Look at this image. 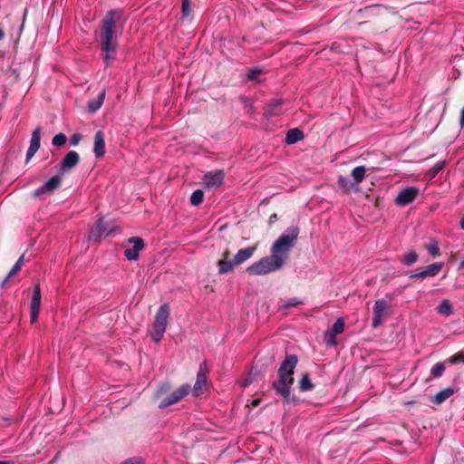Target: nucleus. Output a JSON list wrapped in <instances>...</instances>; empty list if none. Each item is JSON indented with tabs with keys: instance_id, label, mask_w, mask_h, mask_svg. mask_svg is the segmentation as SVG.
I'll return each mask as SVG.
<instances>
[{
	"instance_id": "f257e3e1",
	"label": "nucleus",
	"mask_w": 464,
	"mask_h": 464,
	"mask_svg": "<svg viewBox=\"0 0 464 464\" xmlns=\"http://www.w3.org/2000/svg\"><path fill=\"white\" fill-rule=\"evenodd\" d=\"M298 234L297 227H288L274 242L271 255L249 266L246 269L247 273L252 276H264L279 270L289 258V253L296 242Z\"/></svg>"
},
{
	"instance_id": "f03ea898",
	"label": "nucleus",
	"mask_w": 464,
	"mask_h": 464,
	"mask_svg": "<svg viewBox=\"0 0 464 464\" xmlns=\"http://www.w3.org/2000/svg\"><path fill=\"white\" fill-rule=\"evenodd\" d=\"M121 17L120 11L111 10L102 20L100 44L106 65L111 64L116 57L118 48L116 24Z\"/></svg>"
},
{
	"instance_id": "7ed1b4c3",
	"label": "nucleus",
	"mask_w": 464,
	"mask_h": 464,
	"mask_svg": "<svg viewBox=\"0 0 464 464\" xmlns=\"http://www.w3.org/2000/svg\"><path fill=\"white\" fill-rule=\"evenodd\" d=\"M298 359L295 354L287 355L278 369V380L274 382L273 388L289 401L291 386L294 383V372Z\"/></svg>"
},
{
	"instance_id": "20e7f679",
	"label": "nucleus",
	"mask_w": 464,
	"mask_h": 464,
	"mask_svg": "<svg viewBox=\"0 0 464 464\" xmlns=\"http://www.w3.org/2000/svg\"><path fill=\"white\" fill-rule=\"evenodd\" d=\"M390 315L389 304L386 300L379 299L375 301L373 306V317H372V327L377 328L386 318Z\"/></svg>"
},
{
	"instance_id": "39448f33",
	"label": "nucleus",
	"mask_w": 464,
	"mask_h": 464,
	"mask_svg": "<svg viewBox=\"0 0 464 464\" xmlns=\"http://www.w3.org/2000/svg\"><path fill=\"white\" fill-rule=\"evenodd\" d=\"M208 368L207 362H201L197 373L196 382L192 389V394L194 397H199L202 394L203 390L208 386Z\"/></svg>"
},
{
	"instance_id": "423d86ee",
	"label": "nucleus",
	"mask_w": 464,
	"mask_h": 464,
	"mask_svg": "<svg viewBox=\"0 0 464 464\" xmlns=\"http://www.w3.org/2000/svg\"><path fill=\"white\" fill-rule=\"evenodd\" d=\"M191 391V387L189 384L185 383L181 385L179 389L175 390L169 396L163 399L160 404L159 408L164 409L170 405H173L186 397L189 392Z\"/></svg>"
},
{
	"instance_id": "0eeeda50",
	"label": "nucleus",
	"mask_w": 464,
	"mask_h": 464,
	"mask_svg": "<svg viewBox=\"0 0 464 464\" xmlns=\"http://www.w3.org/2000/svg\"><path fill=\"white\" fill-rule=\"evenodd\" d=\"M420 194V189L416 187H408L404 189L401 190L395 198V203L398 206H406L411 202H413L418 195Z\"/></svg>"
},
{
	"instance_id": "6e6552de",
	"label": "nucleus",
	"mask_w": 464,
	"mask_h": 464,
	"mask_svg": "<svg viewBox=\"0 0 464 464\" xmlns=\"http://www.w3.org/2000/svg\"><path fill=\"white\" fill-rule=\"evenodd\" d=\"M224 172L220 169L209 171L204 175L202 181L205 188L210 189L219 187L224 180Z\"/></svg>"
},
{
	"instance_id": "1a4fd4ad",
	"label": "nucleus",
	"mask_w": 464,
	"mask_h": 464,
	"mask_svg": "<svg viewBox=\"0 0 464 464\" xmlns=\"http://www.w3.org/2000/svg\"><path fill=\"white\" fill-rule=\"evenodd\" d=\"M129 243L133 244V246L125 249L124 256L128 260H137L140 250L144 248V242L139 237H132L129 238Z\"/></svg>"
},
{
	"instance_id": "9d476101",
	"label": "nucleus",
	"mask_w": 464,
	"mask_h": 464,
	"mask_svg": "<svg viewBox=\"0 0 464 464\" xmlns=\"http://www.w3.org/2000/svg\"><path fill=\"white\" fill-rule=\"evenodd\" d=\"M41 308V288L36 285L34 288L33 296L30 304L31 324L37 321Z\"/></svg>"
},
{
	"instance_id": "9b49d317",
	"label": "nucleus",
	"mask_w": 464,
	"mask_h": 464,
	"mask_svg": "<svg viewBox=\"0 0 464 464\" xmlns=\"http://www.w3.org/2000/svg\"><path fill=\"white\" fill-rule=\"evenodd\" d=\"M41 128L37 127L32 133L30 146L26 153V161H29L40 148Z\"/></svg>"
},
{
	"instance_id": "f8f14e48",
	"label": "nucleus",
	"mask_w": 464,
	"mask_h": 464,
	"mask_svg": "<svg viewBox=\"0 0 464 464\" xmlns=\"http://www.w3.org/2000/svg\"><path fill=\"white\" fill-rule=\"evenodd\" d=\"M343 330H344V320L343 318H339L334 324L332 329L329 332H327L325 334L327 344L334 345L336 343L335 336L337 334H342L343 332Z\"/></svg>"
},
{
	"instance_id": "ddd939ff",
	"label": "nucleus",
	"mask_w": 464,
	"mask_h": 464,
	"mask_svg": "<svg viewBox=\"0 0 464 464\" xmlns=\"http://www.w3.org/2000/svg\"><path fill=\"white\" fill-rule=\"evenodd\" d=\"M80 161L79 154L74 151H69L61 161V170L63 172L69 171L75 167Z\"/></svg>"
},
{
	"instance_id": "4468645a",
	"label": "nucleus",
	"mask_w": 464,
	"mask_h": 464,
	"mask_svg": "<svg viewBox=\"0 0 464 464\" xmlns=\"http://www.w3.org/2000/svg\"><path fill=\"white\" fill-rule=\"evenodd\" d=\"M112 229H107L102 219H99L95 227L89 233V240H98L102 236H109Z\"/></svg>"
},
{
	"instance_id": "2eb2a0df",
	"label": "nucleus",
	"mask_w": 464,
	"mask_h": 464,
	"mask_svg": "<svg viewBox=\"0 0 464 464\" xmlns=\"http://www.w3.org/2000/svg\"><path fill=\"white\" fill-rule=\"evenodd\" d=\"M61 178L59 176H53L47 180L42 187L34 191V196H40L45 192H52L58 188L61 185Z\"/></svg>"
},
{
	"instance_id": "dca6fc26",
	"label": "nucleus",
	"mask_w": 464,
	"mask_h": 464,
	"mask_svg": "<svg viewBox=\"0 0 464 464\" xmlns=\"http://www.w3.org/2000/svg\"><path fill=\"white\" fill-rule=\"evenodd\" d=\"M93 152L97 158H102L105 154L104 134L98 130L94 136Z\"/></svg>"
},
{
	"instance_id": "f3484780",
	"label": "nucleus",
	"mask_w": 464,
	"mask_h": 464,
	"mask_svg": "<svg viewBox=\"0 0 464 464\" xmlns=\"http://www.w3.org/2000/svg\"><path fill=\"white\" fill-rule=\"evenodd\" d=\"M170 309L168 304H164L160 306L156 315L154 322L158 324H161L167 328L168 320L169 317Z\"/></svg>"
},
{
	"instance_id": "a211bd4d",
	"label": "nucleus",
	"mask_w": 464,
	"mask_h": 464,
	"mask_svg": "<svg viewBox=\"0 0 464 464\" xmlns=\"http://www.w3.org/2000/svg\"><path fill=\"white\" fill-rule=\"evenodd\" d=\"M256 249V246L239 249L234 256L235 264L238 266L248 260L254 255Z\"/></svg>"
},
{
	"instance_id": "6ab92c4d",
	"label": "nucleus",
	"mask_w": 464,
	"mask_h": 464,
	"mask_svg": "<svg viewBox=\"0 0 464 464\" xmlns=\"http://www.w3.org/2000/svg\"><path fill=\"white\" fill-rule=\"evenodd\" d=\"M304 138L303 131L297 128L291 129L287 131L285 136V142L287 144H295Z\"/></svg>"
},
{
	"instance_id": "aec40b11",
	"label": "nucleus",
	"mask_w": 464,
	"mask_h": 464,
	"mask_svg": "<svg viewBox=\"0 0 464 464\" xmlns=\"http://www.w3.org/2000/svg\"><path fill=\"white\" fill-rule=\"evenodd\" d=\"M104 99H105V91L103 90L96 99L89 102L88 103V110L90 112H95L96 111H98L103 102H104Z\"/></svg>"
},
{
	"instance_id": "412c9836",
	"label": "nucleus",
	"mask_w": 464,
	"mask_h": 464,
	"mask_svg": "<svg viewBox=\"0 0 464 464\" xmlns=\"http://www.w3.org/2000/svg\"><path fill=\"white\" fill-rule=\"evenodd\" d=\"M235 266H237V265L235 264L234 260L231 261V260L220 259L218 262V273L221 275L229 273V272L233 271Z\"/></svg>"
},
{
	"instance_id": "4be33fe9",
	"label": "nucleus",
	"mask_w": 464,
	"mask_h": 464,
	"mask_svg": "<svg viewBox=\"0 0 464 464\" xmlns=\"http://www.w3.org/2000/svg\"><path fill=\"white\" fill-rule=\"evenodd\" d=\"M437 312L438 314L444 315L446 317L451 315L453 314V307L450 300H442L440 305L437 307Z\"/></svg>"
},
{
	"instance_id": "5701e85b",
	"label": "nucleus",
	"mask_w": 464,
	"mask_h": 464,
	"mask_svg": "<svg viewBox=\"0 0 464 464\" xmlns=\"http://www.w3.org/2000/svg\"><path fill=\"white\" fill-rule=\"evenodd\" d=\"M453 390L451 388H446L440 391L433 398L432 401L436 404H441L447 399L453 395Z\"/></svg>"
},
{
	"instance_id": "b1692460",
	"label": "nucleus",
	"mask_w": 464,
	"mask_h": 464,
	"mask_svg": "<svg viewBox=\"0 0 464 464\" xmlns=\"http://www.w3.org/2000/svg\"><path fill=\"white\" fill-rule=\"evenodd\" d=\"M166 331V327L161 324H158L155 322L153 323L152 329L150 332L151 338L156 342H160Z\"/></svg>"
},
{
	"instance_id": "393cba45",
	"label": "nucleus",
	"mask_w": 464,
	"mask_h": 464,
	"mask_svg": "<svg viewBox=\"0 0 464 464\" xmlns=\"http://www.w3.org/2000/svg\"><path fill=\"white\" fill-rule=\"evenodd\" d=\"M365 173L366 168L364 166H359L353 169L352 177L356 185L360 184L363 180Z\"/></svg>"
},
{
	"instance_id": "a878e982",
	"label": "nucleus",
	"mask_w": 464,
	"mask_h": 464,
	"mask_svg": "<svg viewBox=\"0 0 464 464\" xmlns=\"http://www.w3.org/2000/svg\"><path fill=\"white\" fill-rule=\"evenodd\" d=\"M418 258L419 256L415 251H410L401 257V262L405 266H411L417 262Z\"/></svg>"
},
{
	"instance_id": "bb28decb",
	"label": "nucleus",
	"mask_w": 464,
	"mask_h": 464,
	"mask_svg": "<svg viewBox=\"0 0 464 464\" xmlns=\"http://www.w3.org/2000/svg\"><path fill=\"white\" fill-rule=\"evenodd\" d=\"M442 267H443V263H440V262L433 263L425 268L426 275L428 276H435L441 271Z\"/></svg>"
},
{
	"instance_id": "cd10ccee",
	"label": "nucleus",
	"mask_w": 464,
	"mask_h": 464,
	"mask_svg": "<svg viewBox=\"0 0 464 464\" xmlns=\"http://www.w3.org/2000/svg\"><path fill=\"white\" fill-rule=\"evenodd\" d=\"M299 388L302 392L311 391L314 388V384L312 383L308 373L303 374Z\"/></svg>"
},
{
	"instance_id": "c85d7f7f",
	"label": "nucleus",
	"mask_w": 464,
	"mask_h": 464,
	"mask_svg": "<svg viewBox=\"0 0 464 464\" xmlns=\"http://www.w3.org/2000/svg\"><path fill=\"white\" fill-rule=\"evenodd\" d=\"M444 166L445 161H439L432 168H430L427 172V177L429 179H434L438 173L443 169Z\"/></svg>"
},
{
	"instance_id": "c756f323",
	"label": "nucleus",
	"mask_w": 464,
	"mask_h": 464,
	"mask_svg": "<svg viewBox=\"0 0 464 464\" xmlns=\"http://www.w3.org/2000/svg\"><path fill=\"white\" fill-rule=\"evenodd\" d=\"M204 193L201 189L195 190L190 196V204L198 206L203 202Z\"/></svg>"
},
{
	"instance_id": "7c9ffc66",
	"label": "nucleus",
	"mask_w": 464,
	"mask_h": 464,
	"mask_svg": "<svg viewBox=\"0 0 464 464\" xmlns=\"http://www.w3.org/2000/svg\"><path fill=\"white\" fill-rule=\"evenodd\" d=\"M338 185L341 188H343L345 192H350L351 189L353 188V184L351 183L348 178L340 176L338 178Z\"/></svg>"
},
{
	"instance_id": "2f4dec72",
	"label": "nucleus",
	"mask_w": 464,
	"mask_h": 464,
	"mask_svg": "<svg viewBox=\"0 0 464 464\" xmlns=\"http://www.w3.org/2000/svg\"><path fill=\"white\" fill-rule=\"evenodd\" d=\"M24 256H21L18 260L16 261V263L14 264V266H13V268L11 269V271L8 273L6 278L5 279V282H6L9 278H11L14 275H15L16 273H18L22 267V266L24 265Z\"/></svg>"
},
{
	"instance_id": "473e14b6",
	"label": "nucleus",
	"mask_w": 464,
	"mask_h": 464,
	"mask_svg": "<svg viewBox=\"0 0 464 464\" xmlns=\"http://www.w3.org/2000/svg\"><path fill=\"white\" fill-rule=\"evenodd\" d=\"M445 372V366H444V363L443 362H437L436 364H434L430 370V374L434 377V378H439L440 377L443 372Z\"/></svg>"
},
{
	"instance_id": "72a5a7b5",
	"label": "nucleus",
	"mask_w": 464,
	"mask_h": 464,
	"mask_svg": "<svg viewBox=\"0 0 464 464\" xmlns=\"http://www.w3.org/2000/svg\"><path fill=\"white\" fill-rule=\"evenodd\" d=\"M427 250L432 256H437L440 255V247L437 241L434 239L430 240L427 246Z\"/></svg>"
},
{
	"instance_id": "f704fd0d",
	"label": "nucleus",
	"mask_w": 464,
	"mask_h": 464,
	"mask_svg": "<svg viewBox=\"0 0 464 464\" xmlns=\"http://www.w3.org/2000/svg\"><path fill=\"white\" fill-rule=\"evenodd\" d=\"M67 138L63 133H58L53 138V144L57 147H61L65 144Z\"/></svg>"
},
{
	"instance_id": "c9c22d12",
	"label": "nucleus",
	"mask_w": 464,
	"mask_h": 464,
	"mask_svg": "<svg viewBox=\"0 0 464 464\" xmlns=\"http://www.w3.org/2000/svg\"><path fill=\"white\" fill-rule=\"evenodd\" d=\"M460 361L464 362V353L463 352H459L448 359V362L451 364H455Z\"/></svg>"
},
{
	"instance_id": "e433bc0d",
	"label": "nucleus",
	"mask_w": 464,
	"mask_h": 464,
	"mask_svg": "<svg viewBox=\"0 0 464 464\" xmlns=\"http://www.w3.org/2000/svg\"><path fill=\"white\" fill-rule=\"evenodd\" d=\"M191 13L190 0H182V14L184 17Z\"/></svg>"
},
{
	"instance_id": "4c0bfd02",
	"label": "nucleus",
	"mask_w": 464,
	"mask_h": 464,
	"mask_svg": "<svg viewBox=\"0 0 464 464\" xmlns=\"http://www.w3.org/2000/svg\"><path fill=\"white\" fill-rule=\"evenodd\" d=\"M303 302L297 298V297H293L291 299H289L284 305H283V308L284 309H287L289 307H293V306H296L298 304H302Z\"/></svg>"
},
{
	"instance_id": "58836bf2",
	"label": "nucleus",
	"mask_w": 464,
	"mask_h": 464,
	"mask_svg": "<svg viewBox=\"0 0 464 464\" xmlns=\"http://www.w3.org/2000/svg\"><path fill=\"white\" fill-rule=\"evenodd\" d=\"M121 464H144V459L140 457H133L123 461Z\"/></svg>"
},
{
	"instance_id": "ea45409f",
	"label": "nucleus",
	"mask_w": 464,
	"mask_h": 464,
	"mask_svg": "<svg viewBox=\"0 0 464 464\" xmlns=\"http://www.w3.org/2000/svg\"><path fill=\"white\" fill-rule=\"evenodd\" d=\"M260 73H261L260 70L253 69V70L249 71L247 76H248V79H250V80H257Z\"/></svg>"
},
{
	"instance_id": "a19ab883",
	"label": "nucleus",
	"mask_w": 464,
	"mask_h": 464,
	"mask_svg": "<svg viewBox=\"0 0 464 464\" xmlns=\"http://www.w3.org/2000/svg\"><path fill=\"white\" fill-rule=\"evenodd\" d=\"M81 139H82V135L79 134V133H75V134L72 135L71 136V143H72V145H73V146L78 145V143L80 142Z\"/></svg>"
},
{
	"instance_id": "79ce46f5",
	"label": "nucleus",
	"mask_w": 464,
	"mask_h": 464,
	"mask_svg": "<svg viewBox=\"0 0 464 464\" xmlns=\"http://www.w3.org/2000/svg\"><path fill=\"white\" fill-rule=\"evenodd\" d=\"M428 276L426 275V270H422L420 272H418V273H415V274H412L411 276V277L412 278H425L427 277Z\"/></svg>"
},
{
	"instance_id": "37998d69",
	"label": "nucleus",
	"mask_w": 464,
	"mask_h": 464,
	"mask_svg": "<svg viewBox=\"0 0 464 464\" xmlns=\"http://www.w3.org/2000/svg\"><path fill=\"white\" fill-rule=\"evenodd\" d=\"M169 385L168 383L164 384L158 392L157 396L159 397L165 390L169 389Z\"/></svg>"
},
{
	"instance_id": "c03bdc74",
	"label": "nucleus",
	"mask_w": 464,
	"mask_h": 464,
	"mask_svg": "<svg viewBox=\"0 0 464 464\" xmlns=\"http://www.w3.org/2000/svg\"><path fill=\"white\" fill-rule=\"evenodd\" d=\"M229 256H230V252L228 249L225 250L222 254V258L221 259H225V260H228L229 258Z\"/></svg>"
},
{
	"instance_id": "a18cd8bd",
	"label": "nucleus",
	"mask_w": 464,
	"mask_h": 464,
	"mask_svg": "<svg viewBox=\"0 0 464 464\" xmlns=\"http://www.w3.org/2000/svg\"><path fill=\"white\" fill-rule=\"evenodd\" d=\"M459 123H460L461 128H463L464 127V108L461 111Z\"/></svg>"
},
{
	"instance_id": "49530a36",
	"label": "nucleus",
	"mask_w": 464,
	"mask_h": 464,
	"mask_svg": "<svg viewBox=\"0 0 464 464\" xmlns=\"http://www.w3.org/2000/svg\"><path fill=\"white\" fill-rule=\"evenodd\" d=\"M0 464H14V461L11 460H1Z\"/></svg>"
},
{
	"instance_id": "de8ad7c7",
	"label": "nucleus",
	"mask_w": 464,
	"mask_h": 464,
	"mask_svg": "<svg viewBox=\"0 0 464 464\" xmlns=\"http://www.w3.org/2000/svg\"><path fill=\"white\" fill-rule=\"evenodd\" d=\"M5 36L4 31L0 28V40H2Z\"/></svg>"
},
{
	"instance_id": "09e8293b",
	"label": "nucleus",
	"mask_w": 464,
	"mask_h": 464,
	"mask_svg": "<svg viewBox=\"0 0 464 464\" xmlns=\"http://www.w3.org/2000/svg\"><path fill=\"white\" fill-rule=\"evenodd\" d=\"M460 226L461 228L464 229V218L461 219Z\"/></svg>"
},
{
	"instance_id": "8fccbe9b",
	"label": "nucleus",
	"mask_w": 464,
	"mask_h": 464,
	"mask_svg": "<svg viewBox=\"0 0 464 464\" xmlns=\"http://www.w3.org/2000/svg\"><path fill=\"white\" fill-rule=\"evenodd\" d=\"M258 402H259V401H258V400H255V401H253V405H254V406H257V405H258Z\"/></svg>"
}]
</instances>
